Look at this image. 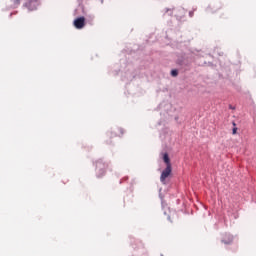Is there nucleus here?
<instances>
[{
  "label": "nucleus",
  "instance_id": "1",
  "mask_svg": "<svg viewBox=\"0 0 256 256\" xmlns=\"http://www.w3.org/2000/svg\"><path fill=\"white\" fill-rule=\"evenodd\" d=\"M171 164H168V166H166V169L163 170L161 177H160V181L162 183H165V179H167V177H169L171 175Z\"/></svg>",
  "mask_w": 256,
  "mask_h": 256
},
{
  "label": "nucleus",
  "instance_id": "2",
  "mask_svg": "<svg viewBox=\"0 0 256 256\" xmlns=\"http://www.w3.org/2000/svg\"><path fill=\"white\" fill-rule=\"evenodd\" d=\"M74 27H76V29H83V27H85V18L80 17L74 20Z\"/></svg>",
  "mask_w": 256,
  "mask_h": 256
},
{
  "label": "nucleus",
  "instance_id": "3",
  "mask_svg": "<svg viewBox=\"0 0 256 256\" xmlns=\"http://www.w3.org/2000/svg\"><path fill=\"white\" fill-rule=\"evenodd\" d=\"M163 160H164V163H166L167 167H169V165H171V162L169 160V155L164 154Z\"/></svg>",
  "mask_w": 256,
  "mask_h": 256
},
{
  "label": "nucleus",
  "instance_id": "4",
  "mask_svg": "<svg viewBox=\"0 0 256 256\" xmlns=\"http://www.w3.org/2000/svg\"><path fill=\"white\" fill-rule=\"evenodd\" d=\"M171 75H172V77H177V75H178L177 70H172Z\"/></svg>",
  "mask_w": 256,
  "mask_h": 256
},
{
  "label": "nucleus",
  "instance_id": "5",
  "mask_svg": "<svg viewBox=\"0 0 256 256\" xmlns=\"http://www.w3.org/2000/svg\"><path fill=\"white\" fill-rule=\"evenodd\" d=\"M232 241H233V237H230L229 242H225V241H224V243L227 245V244L231 243Z\"/></svg>",
  "mask_w": 256,
  "mask_h": 256
},
{
  "label": "nucleus",
  "instance_id": "6",
  "mask_svg": "<svg viewBox=\"0 0 256 256\" xmlns=\"http://www.w3.org/2000/svg\"><path fill=\"white\" fill-rule=\"evenodd\" d=\"M232 133L235 135L237 133V128H233Z\"/></svg>",
  "mask_w": 256,
  "mask_h": 256
}]
</instances>
